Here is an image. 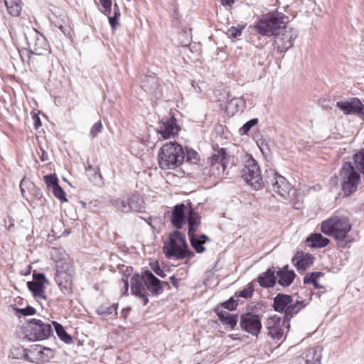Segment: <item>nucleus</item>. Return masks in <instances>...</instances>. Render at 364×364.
<instances>
[{
	"label": "nucleus",
	"instance_id": "1",
	"mask_svg": "<svg viewBox=\"0 0 364 364\" xmlns=\"http://www.w3.org/2000/svg\"><path fill=\"white\" fill-rule=\"evenodd\" d=\"M350 229L351 225L349 219L343 216L334 215L321 223L322 232L334 237L341 247L346 245L345 239Z\"/></svg>",
	"mask_w": 364,
	"mask_h": 364
},
{
	"label": "nucleus",
	"instance_id": "2",
	"mask_svg": "<svg viewBox=\"0 0 364 364\" xmlns=\"http://www.w3.org/2000/svg\"><path fill=\"white\" fill-rule=\"evenodd\" d=\"M185 159L183 147L177 143L165 144L158 154V161L161 168L174 169L180 166Z\"/></svg>",
	"mask_w": 364,
	"mask_h": 364
},
{
	"label": "nucleus",
	"instance_id": "3",
	"mask_svg": "<svg viewBox=\"0 0 364 364\" xmlns=\"http://www.w3.org/2000/svg\"><path fill=\"white\" fill-rule=\"evenodd\" d=\"M163 252L168 259H184L193 256L188 250L186 238L178 230H175L168 236L164 243Z\"/></svg>",
	"mask_w": 364,
	"mask_h": 364
},
{
	"label": "nucleus",
	"instance_id": "4",
	"mask_svg": "<svg viewBox=\"0 0 364 364\" xmlns=\"http://www.w3.org/2000/svg\"><path fill=\"white\" fill-rule=\"evenodd\" d=\"M288 17L281 13L268 14L257 24L259 33L263 36H275L287 26Z\"/></svg>",
	"mask_w": 364,
	"mask_h": 364
},
{
	"label": "nucleus",
	"instance_id": "5",
	"mask_svg": "<svg viewBox=\"0 0 364 364\" xmlns=\"http://www.w3.org/2000/svg\"><path fill=\"white\" fill-rule=\"evenodd\" d=\"M341 191L344 196L355 193L360 181V173L350 163H345L340 171Z\"/></svg>",
	"mask_w": 364,
	"mask_h": 364
},
{
	"label": "nucleus",
	"instance_id": "6",
	"mask_svg": "<svg viewBox=\"0 0 364 364\" xmlns=\"http://www.w3.org/2000/svg\"><path fill=\"white\" fill-rule=\"evenodd\" d=\"M52 332V327L49 323L32 319L27 326L22 328L21 336L30 341H42L48 338Z\"/></svg>",
	"mask_w": 364,
	"mask_h": 364
},
{
	"label": "nucleus",
	"instance_id": "7",
	"mask_svg": "<svg viewBox=\"0 0 364 364\" xmlns=\"http://www.w3.org/2000/svg\"><path fill=\"white\" fill-rule=\"evenodd\" d=\"M28 48L31 54L44 55L49 53V45L46 38L33 28L25 33Z\"/></svg>",
	"mask_w": 364,
	"mask_h": 364
},
{
	"label": "nucleus",
	"instance_id": "8",
	"mask_svg": "<svg viewBox=\"0 0 364 364\" xmlns=\"http://www.w3.org/2000/svg\"><path fill=\"white\" fill-rule=\"evenodd\" d=\"M242 178L255 189L261 188L262 178L261 171L257 161L252 157H248L242 170Z\"/></svg>",
	"mask_w": 364,
	"mask_h": 364
},
{
	"label": "nucleus",
	"instance_id": "9",
	"mask_svg": "<svg viewBox=\"0 0 364 364\" xmlns=\"http://www.w3.org/2000/svg\"><path fill=\"white\" fill-rule=\"evenodd\" d=\"M265 181L269 186H272L273 191L280 196L284 198L290 197L291 186L282 175L270 170L267 171Z\"/></svg>",
	"mask_w": 364,
	"mask_h": 364
},
{
	"label": "nucleus",
	"instance_id": "10",
	"mask_svg": "<svg viewBox=\"0 0 364 364\" xmlns=\"http://www.w3.org/2000/svg\"><path fill=\"white\" fill-rule=\"evenodd\" d=\"M298 37V31L292 27L286 26L282 31H279L274 39V46L279 53H284L294 46V42Z\"/></svg>",
	"mask_w": 364,
	"mask_h": 364
},
{
	"label": "nucleus",
	"instance_id": "11",
	"mask_svg": "<svg viewBox=\"0 0 364 364\" xmlns=\"http://www.w3.org/2000/svg\"><path fill=\"white\" fill-rule=\"evenodd\" d=\"M267 330V335L276 343L282 342L285 334L289 328V323L284 319L282 320L277 316H273L267 318L265 323Z\"/></svg>",
	"mask_w": 364,
	"mask_h": 364
},
{
	"label": "nucleus",
	"instance_id": "12",
	"mask_svg": "<svg viewBox=\"0 0 364 364\" xmlns=\"http://www.w3.org/2000/svg\"><path fill=\"white\" fill-rule=\"evenodd\" d=\"M210 173L213 176H220L226 168L227 158L224 149L215 150L210 159Z\"/></svg>",
	"mask_w": 364,
	"mask_h": 364
},
{
	"label": "nucleus",
	"instance_id": "13",
	"mask_svg": "<svg viewBox=\"0 0 364 364\" xmlns=\"http://www.w3.org/2000/svg\"><path fill=\"white\" fill-rule=\"evenodd\" d=\"M240 325L242 330L252 336H257L262 328L259 316L250 313L241 316Z\"/></svg>",
	"mask_w": 364,
	"mask_h": 364
},
{
	"label": "nucleus",
	"instance_id": "14",
	"mask_svg": "<svg viewBox=\"0 0 364 364\" xmlns=\"http://www.w3.org/2000/svg\"><path fill=\"white\" fill-rule=\"evenodd\" d=\"M26 357L33 363H45L53 357V352L50 348H44L40 345H34L28 349Z\"/></svg>",
	"mask_w": 364,
	"mask_h": 364
},
{
	"label": "nucleus",
	"instance_id": "15",
	"mask_svg": "<svg viewBox=\"0 0 364 364\" xmlns=\"http://www.w3.org/2000/svg\"><path fill=\"white\" fill-rule=\"evenodd\" d=\"M131 291L132 294L141 299L143 305L145 306L149 302L148 294L144 281V273L141 276L134 275L131 279Z\"/></svg>",
	"mask_w": 364,
	"mask_h": 364
},
{
	"label": "nucleus",
	"instance_id": "16",
	"mask_svg": "<svg viewBox=\"0 0 364 364\" xmlns=\"http://www.w3.org/2000/svg\"><path fill=\"white\" fill-rule=\"evenodd\" d=\"M33 277V281L27 282L28 289L32 292L35 298L46 299L45 284H48V281L42 273H34Z\"/></svg>",
	"mask_w": 364,
	"mask_h": 364
},
{
	"label": "nucleus",
	"instance_id": "17",
	"mask_svg": "<svg viewBox=\"0 0 364 364\" xmlns=\"http://www.w3.org/2000/svg\"><path fill=\"white\" fill-rule=\"evenodd\" d=\"M55 280L63 294H66L70 292L72 272L69 264L66 265L65 268H56Z\"/></svg>",
	"mask_w": 364,
	"mask_h": 364
},
{
	"label": "nucleus",
	"instance_id": "18",
	"mask_svg": "<svg viewBox=\"0 0 364 364\" xmlns=\"http://www.w3.org/2000/svg\"><path fill=\"white\" fill-rule=\"evenodd\" d=\"M178 131L179 127L176 124V119L173 117L162 119L158 127V133L164 139L174 136L178 134Z\"/></svg>",
	"mask_w": 364,
	"mask_h": 364
},
{
	"label": "nucleus",
	"instance_id": "19",
	"mask_svg": "<svg viewBox=\"0 0 364 364\" xmlns=\"http://www.w3.org/2000/svg\"><path fill=\"white\" fill-rule=\"evenodd\" d=\"M336 106L346 114H364V105L357 98L352 99L350 101L338 102Z\"/></svg>",
	"mask_w": 364,
	"mask_h": 364
},
{
	"label": "nucleus",
	"instance_id": "20",
	"mask_svg": "<svg viewBox=\"0 0 364 364\" xmlns=\"http://www.w3.org/2000/svg\"><path fill=\"white\" fill-rule=\"evenodd\" d=\"M314 262V257L308 252H297L292 258V262L299 272H304Z\"/></svg>",
	"mask_w": 364,
	"mask_h": 364
},
{
	"label": "nucleus",
	"instance_id": "21",
	"mask_svg": "<svg viewBox=\"0 0 364 364\" xmlns=\"http://www.w3.org/2000/svg\"><path fill=\"white\" fill-rule=\"evenodd\" d=\"M144 273L146 290H149L154 296H159L164 291V287L161 281L150 271L147 270Z\"/></svg>",
	"mask_w": 364,
	"mask_h": 364
},
{
	"label": "nucleus",
	"instance_id": "22",
	"mask_svg": "<svg viewBox=\"0 0 364 364\" xmlns=\"http://www.w3.org/2000/svg\"><path fill=\"white\" fill-rule=\"evenodd\" d=\"M185 209L183 203L176 205L171 212V223L177 229L183 227L185 222Z\"/></svg>",
	"mask_w": 364,
	"mask_h": 364
},
{
	"label": "nucleus",
	"instance_id": "23",
	"mask_svg": "<svg viewBox=\"0 0 364 364\" xmlns=\"http://www.w3.org/2000/svg\"><path fill=\"white\" fill-rule=\"evenodd\" d=\"M50 257L55 262V268H65L66 265L69 264L68 255L61 248H52Z\"/></svg>",
	"mask_w": 364,
	"mask_h": 364
},
{
	"label": "nucleus",
	"instance_id": "24",
	"mask_svg": "<svg viewBox=\"0 0 364 364\" xmlns=\"http://www.w3.org/2000/svg\"><path fill=\"white\" fill-rule=\"evenodd\" d=\"M301 354L306 364H320L322 357L320 347L310 348Z\"/></svg>",
	"mask_w": 364,
	"mask_h": 364
},
{
	"label": "nucleus",
	"instance_id": "25",
	"mask_svg": "<svg viewBox=\"0 0 364 364\" xmlns=\"http://www.w3.org/2000/svg\"><path fill=\"white\" fill-rule=\"evenodd\" d=\"M277 279L278 283L283 287L289 286L294 279L295 273L293 270H289L287 267L279 269L277 272Z\"/></svg>",
	"mask_w": 364,
	"mask_h": 364
},
{
	"label": "nucleus",
	"instance_id": "26",
	"mask_svg": "<svg viewBox=\"0 0 364 364\" xmlns=\"http://www.w3.org/2000/svg\"><path fill=\"white\" fill-rule=\"evenodd\" d=\"M291 296L278 294L274 299L273 307L276 311H285L289 304L291 302Z\"/></svg>",
	"mask_w": 364,
	"mask_h": 364
},
{
	"label": "nucleus",
	"instance_id": "27",
	"mask_svg": "<svg viewBox=\"0 0 364 364\" xmlns=\"http://www.w3.org/2000/svg\"><path fill=\"white\" fill-rule=\"evenodd\" d=\"M306 306L304 301H293L288 304L286 311H284V319L289 323L290 318L295 314H296L302 308Z\"/></svg>",
	"mask_w": 364,
	"mask_h": 364
},
{
	"label": "nucleus",
	"instance_id": "28",
	"mask_svg": "<svg viewBox=\"0 0 364 364\" xmlns=\"http://www.w3.org/2000/svg\"><path fill=\"white\" fill-rule=\"evenodd\" d=\"M276 279L277 277L274 275V272L271 269H268L264 273L258 277V282L260 286L265 288L273 287Z\"/></svg>",
	"mask_w": 364,
	"mask_h": 364
},
{
	"label": "nucleus",
	"instance_id": "29",
	"mask_svg": "<svg viewBox=\"0 0 364 364\" xmlns=\"http://www.w3.org/2000/svg\"><path fill=\"white\" fill-rule=\"evenodd\" d=\"M188 235L195 234L200 224V217L199 215L191 209L188 211Z\"/></svg>",
	"mask_w": 364,
	"mask_h": 364
},
{
	"label": "nucleus",
	"instance_id": "30",
	"mask_svg": "<svg viewBox=\"0 0 364 364\" xmlns=\"http://www.w3.org/2000/svg\"><path fill=\"white\" fill-rule=\"evenodd\" d=\"M306 242L311 247L321 248L326 246L329 242V240L319 233H316L309 236L306 239Z\"/></svg>",
	"mask_w": 364,
	"mask_h": 364
},
{
	"label": "nucleus",
	"instance_id": "31",
	"mask_svg": "<svg viewBox=\"0 0 364 364\" xmlns=\"http://www.w3.org/2000/svg\"><path fill=\"white\" fill-rule=\"evenodd\" d=\"M141 87L146 92H149L151 94L155 93L156 90L159 88L157 77L155 76L145 77L141 82Z\"/></svg>",
	"mask_w": 364,
	"mask_h": 364
},
{
	"label": "nucleus",
	"instance_id": "32",
	"mask_svg": "<svg viewBox=\"0 0 364 364\" xmlns=\"http://www.w3.org/2000/svg\"><path fill=\"white\" fill-rule=\"evenodd\" d=\"M8 12L14 16H18L22 9L21 0H4Z\"/></svg>",
	"mask_w": 364,
	"mask_h": 364
},
{
	"label": "nucleus",
	"instance_id": "33",
	"mask_svg": "<svg viewBox=\"0 0 364 364\" xmlns=\"http://www.w3.org/2000/svg\"><path fill=\"white\" fill-rule=\"evenodd\" d=\"M323 276V273L319 272H314L306 274L304 278V284H311L316 289L323 288V286L318 283V279Z\"/></svg>",
	"mask_w": 364,
	"mask_h": 364
},
{
	"label": "nucleus",
	"instance_id": "34",
	"mask_svg": "<svg viewBox=\"0 0 364 364\" xmlns=\"http://www.w3.org/2000/svg\"><path fill=\"white\" fill-rule=\"evenodd\" d=\"M20 188L21 194L24 198L28 200V193L33 192L36 190L35 184L28 178H23L20 182Z\"/></svg>",
	"mask_w": 364,
	"mask_h": 364
},
{
	"label": "nucleus",
	"instance_id": "35",
	"mask_svg": "<svg viewBox=\"0 0 364 364\" xmlns=\"http://www.w3.org/2000/svg\"><path fill=\"white\" fill-rule=\"evenodd\" d=\"M53 323L54 325L55 330L58 337L65 343H71L73 342V338L70 335L67 333L63 326L55 321H53Z\"/></svg>",
	"mask_w": 364,
	"mask_h": 364
},
{
	"label": "nucleus",
	"instance_id": "36",
	"mask_svg": "<svg viewBox=\"0 0 364 364\" xmlns=\"http://www.w3.org/2000/svg\"><path fill=\"white\" fill-rule=\"evenodd\" d=\"M129 203L130 212H141L144 210V203L139 196H133L130 197Z\"/></svg>",
	"mask_w": 364,
	"mask_h": 364
},
{
	"label": "nucleus",
	"instance_id": "37",
	"mask_svg": "<svg viewBox=\"0 0 364 364\" xmlns=\"http://www.w3.org/2000/svg\"><path fill=\"white\" fill-rule=\"evenodd\" d=\"M113 204L122 213H127L130 212L129 198L115 200Z\"/></svg>",
	"mask_w": 364,
	"mask_h": 364
},
{
	"label": "nucleus",
	"instance_id": "38",
	"mask_svg": "<svg viewBox=\"0 0 364 364\" xmlns=\"http://www.w3.org/2000/svg\"><path fill=\"white\" fill-rule=\"evenodd\" d=\"M191 246L195 249L198 253H202L205 251V248L203 246V242L198 238L195 234L188 235Z\"/></svg>",
	"mask_w": 364,
	"mask_h": 364
},
{
	"label": "nucleus",
	"instance_id": "39",
	"mask_svg": "<svg viewBox=\"0 0 364 364\" xmlns=\"http://www.w3.org/2000/svg\"><path fill=\"white\" fill-rule=\"evenodd\" d=\"M354 163L358 169H360L364 175V149L354 155Z\"/></svg>",
	"mask_w": 364,
	"mask_h": 364
},
{
	"label": "nucleus",
	"instance_id": "40",
	"mask_svg": "<svg viewBox=\"0 0 364 364\" xmlns=\"http://www.w3.org/2000/svg\"><path fill=\"white\" fill-rule=\"evenodd\" d=\"M44 181L49 191L59 185L58 178L55 174L45 176Z\"/></svg>",
	"mask_w": 364,
	"mask_h": 364
},
{
	"label": "nucleus",
	"instance_id": "41",
	"mask_svg": "<svg viewBox=\"0 0 364 364\" xmlns=\"http://www.w3.org/2000/svg\"><path fill=\"white\" fill-rule=\"evenodd\" d=\"M100 3L102 7L101 11L106 16H109L112 13V0H100Z\"/></svg>",
	"mask_w": 364,
	"mask_h": 364
},
{
	"label": "nucleus",
	"instance_id": "42",
	"mask_svg": "<svg viewBox=\"0 0 364 364\" xmlns=\"http://www.w3.org/2000/svg\"><path fill=\"white\" fill-rule=\"evenodd\" d=\"M97 311L99 314L102 315H109L113 313L117 314V306H115L114 304L109 306L102 305L99 307Z\"/></svg>",
	"mask_w": 364,
	"mask_h": 364
},
{
	"label": "nucleus",
	"instance_id": "43",
	"mask_svg": "<svg viewBox=\"0 0 364 364\" xmlns=\"http://www.w3.org/2000/svg\"><path fill=\"white\" fill-rule=\"evenodd\" d=\"M50 191H52L55 197L57 198L58 199L62 201L68 200L65 196V191L59 185L51 189Z\"/></svg>",
	"mask_w": 364,
	"mask_h": 364
},
{
	"label": "nucleus",
	"instance_id": "44",
	"mask_svg": "<svg viewBox=\"0 0 364 364\" xmlns=\"http://www.w3.org/2000/svg\"><path fill=\"white\" fill-rule=\"evenodd\" d=\"M258 122V119L255 118L252 119L250 121L247 122L240 129L241 134H247L250 129L257 124Z\"/></svg>",
	"mask_w": 364,
	"mask_h": 364
},
{
	"label": "nucleus",
	"instance_id": "45",
	"mask_svg": "<svg viewBox=\"0 0 364 364\" xmlns=\"http://www.w3.org/2000/svg\"><path fill=\"white\" fill-rule=\"evenodd\" d=\"M102 124L100 121L96 122L90 129V134L92 138L95 137L98 133H100L102 130Z\"/></svg>",
	"mask_w": 364,
	"mask_h": 364
},
{
	"label": "nucleus",
	"instance_id": "46",
	"mask_svg": "<svg viewBox=\"0 0 364 364\" xmlns=\"http://www.w3.org/2000/svg\"><path fill=\"white\" fill-rule=\"evenodd\" d=\"M236 306L237 304L232 298H230L227 301L222 303L220 305V307L222 309L229 311L234 310L236 308Z\"/></svg>",
	"mask_w": 364,
	"mask_h": 364
},
{
	"label": "nucleus",
	"instance_id": "47",
	"mask_svg": "<svg viewBox=\"0 0 364 364\" xmlns=\"http://www.w3.org/2000/svg\"><path fill=\"white\" fill-rule=\"evenodd\" d=\"M215 311L216 314L218 315L220 321H223L225 319H226L227 317H228L230 315L227 310L223 309L219 306H218L215 309Z\"/></svg>",
	"mask_w": 364,
	"mask_h": 364
},
{
	"label": "nucleus",
	"instance_id": "48",
	"mask_svg": "<svg viewBox=\"0 0 364 364\" xmlns=\"http://www.w3.org/2000/svg\"><path fill=\"white\" fill-rule=\"evenodd\" d=\"M223 323H225L226 326H228L231 328H233L237 323V316L235 315H230L228 317L226 318L223 321H222Z\"/></svg>",
	"mask_w": 364,
	"mask_h": 364
},
{
	"label": "nucleus",
	"instance_id": "49",
	"mask_svg": "<svg viewBox=\"0 0 364 364\" xmlns=\"http://www.w3.org/2000/svg\"><path fill=\"white\" fill-rule=\"evenodd\" d=\"M198 154L193 149L186 148V160L195 163L197 160Z\"/></svg>",
	"mask_w": 364,
	"mask_h": 364
},
{
	"label": "nucleus",
	"instance_id": "50",
	"mask_svg": "<svg viewBox=\"0 0 364 364\" xmlns=\"http://www.w3.org/2000/svg\"><path fill=\"white\" fill-rule=\"evenodd\" d=\"M17 311L20 312L22 315L24 316H30L36 314V309L32 306H27L24 309H17Z\"/></svg>",
	"mask_w": 364,
	"mask_h": 364
},
{
	"label": "nucleus",
	"instance_id": "51",
	"mask_svg": "<svg viewBox=\"0 0 364 364\" xmlns=\"http://www.w3.org/2000/svg\"><path fill=\"white\" fill-rule=\"evenodd\" d=\"M241 32H242V28H237V27H231L230 28L228 29V35L230 36V37H232V38H236L239 36L241 35Z\"/></svg>",
	"mask_w": 364,
	"mask_h": 364
},
{
	"label": "nucleus",
	"instance_id": "52",
	"mask_svg": "<svg viewBox=\"0 0 364 364\" xmlns=\"http://www.w3.org/2000/svg\"><path fill=\"white\" fill-rule=\"evenodd\" d=\"M243 105V102L241 99H238V98H235V99H232L229 102H228V109H230L231 107H242Z\"/></svg>",
	"mask_w": 364,
	"mask_h": 364
},
{
	"label": "nucleus",
	"instance_id": "53",
	"mask_svg": "<svg viewBox=\"0 0 364 364\" xmlns=\"http://www.w3.org/2000/svg\"><path fill=\"white\" fill-rule=\"evenodd\" d=\"M288 364H306L302 354L294 358Z\"/></svg>",
	"mask_w": 364,
	"mask_h": 364
},
{
	"label": "nucleus",
	"instance_id": "54",
	"mask_svg": "<svg viewBox=\"0 0 364 364\" xmlns=\"http://www.w3.org/2000/svg\"><path fill=\"white\" fill-rule=\"evenodd\" d=\"M252 290L250 289H243V290L240 291L239 293L240 296H241L242 298H245V299L250 298L252 296Z\"/></svg>",
	"mask_w": 364,
	"mask_h": 364
},
{
	"label": "nucleus",
	"instance_id": "55",
	"mask_svg": "<svg viewBox=\"0 0 364 364\" xmlns=\"http://www.w3.org/2000/svg\"><path fill=\"white\" fill-rule=\"evenodd\" d=\"M109 22L113 29L116 28L117 25L118 24L117 19L116 16H108Z\"/></svg>",
	"mask_w": 364,
	"mask_h": 364
},
{
	"label": "nucleus",
	"instance_id": "56",
	"mask_svg": "<svg viewBox=\"0 0 364 364\" xmlns=\"http://www.w3.org/2000/svg\"><path fill=\"white\" fill-rule=\"evenodd\" d=\"M153 270L157 275H159L161 277H164L165 276L164 271L159 267V265H157V267H154Z\"/></svg>",
	"mask_w": 364,
	"mask_h": 364
},
{
	"label": "nucleus",
	"instance_id": "57",
	"mask_svg": "<svg viewBox=\"0 0 364 364\" xmlns=\"http://www.w3.org/2000/svg\"><path fill=\"white\" fill-rule=\"evenodd\" d=\"M113 13H114V16H116L117 18H118L119 16H120L119 9V6L117 4V3H114V4Z\"/></svg>",
	"mask_w": 364,
	"mask_h": 364
},
{
	"label": "nucleus",
	"instance_id": "58",
	"mask_svg": "<svg viewBox=\"0 0 364 364\" xmlns=\"http://www.w3.org/2000/svg\"><path fill=\"white\" fill-rule=\"evenodd\" d=\"M33 119L34 120L35 128L38 129L40 126H41L40 118L37 114H34Z\"/></svg>",
	"mask_w": 364,
	"mask_h": 364
},
{
	"label": "nucleus",
	"instance_id": "59",
	"mask_svg": "<svg viewBox=\"0 0 364 364\" xmlns=\"http://www.w3.org/2000/svg\"><path fill=\"white\" fill-rule=\"evenodd\" d=\"M223 5L231 6L234 3V0H220Z\"/></svg>",
	"mask_w": 364,
	"mask_h": 364
},
{
	"label": "nucleus",
	"instance_id": "60",
	"mask_svg": "<svg viewBox=\"0 0 364 364\" xmlns=\"http://www.w3.org/2000/svg\"><path fill=\"white\" fill-rule=\"evenodd\" d=\"M198 238H200L203 243H205V241L208 240V237L205 235H200V236H198Z\"/></svg>",
	"mask_w": 364,
	"mask_h": 364
},
{
	"label": "nucleus",
	"instance_id": "61",
	"mask_svg": "<svg viewBox=\"0 0 364 364\" xmlns=\"http://www.w3.org/2000/svg\"><path fill=\"white\" fill-rule=\"evenodd\" d=\"M122 281L124 283L125 291H128V287H129L128 281H127V279H125L124 278L122 279Z\"/></svg>",
	"mask_w": 364,
	"mask_h": 364
}]
</instances>
